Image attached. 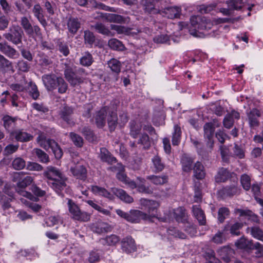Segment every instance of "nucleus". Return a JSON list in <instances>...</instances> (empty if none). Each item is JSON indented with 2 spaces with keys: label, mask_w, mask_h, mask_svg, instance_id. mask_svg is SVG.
<instances>
[{
  "label": "nucleus",
  "mask_w": 263,
  "mask_h": 263,
  "mask_svg": "<svg viewBox=\"0 0 263 263\" xmlns=\"http://www.w3.org/2000/svg\"><path fill=\"white\" fill-rule=\"evenodd\" d=\"M48 184L56 192L59 193L66 186V178L57 168L48 166L43 173Z\"/></svg>",
  "instance_id": "obj_1"
},
{
  "label": "nucleus",
  "mask_w": 263,
  "mask_h": 263,
  "mask_svg": "<svg viewBox=\"0 0 263 263\" xmlns=\"http://www.w3.org/2000/svg\"><path fill=\"white\" fill-rule=\"evenodd\" d=\"M31 176H26L23 172L14 173L12 177V181L16 182L17 189L16 191L21 195L29 199L33 200L35 197L30 192L24 191L23 189L29 185L33 181Z\"/></svg>",
  "instance_id": "obj_2"
},
{
  "label": "nucleus",
  "mask_w": 263,
  "mask_h": 263,
  "mask_svg": "<svg viewBox=\"0 0 263 263\" xmlns=\"http://www.w3.org/2000/svg\"><path fill=\"white\" fill-rule=\"evenodd\" d=\"M36 141L38 144L46 151L51 148L56 159H59L63 156V151L59 145L54 140L47 138L44 134L40 135Z\"/></svg>",
  "instance_id": "obj_3"
},
{
  "label": "nucleus",
  "mask_w": 263,
  "mask_h": 263,
  "mask_svg": "<svg viewBox=\"0 0 263 263\" xmlns=\"http://www.w3.org/2000/svg\"><path fill=\"white\" fill-rule=\"evenodd\" d=\"M25 33L22 28L18 25H12L8 32L3 34L5 39L14 45L22 44Z\"/></svg>",
  "instance_id": "obj_4"
},
{
  "label": "nucleus",
  "mask_w": 263,
  "mask_h": 263,
  "mask_svg": "<svg viewBox=\"0 0 263 263\" xmlns=\"http://www.w3.org/2000/svg\"><path fill=\"white\" fill-rule=\"evenodd\" d=\"M68 211L72 219L81 222H87L90 219V214L81 211L79 206L71 199L68 200Z\"/></svg>",
  "instance_id": "obj_5"
},
{
  "label": "nucleus",
  "mask_w": 263,
  "mask_h": 263,
  "mask_svg": "<svg viewBox=\"0 0 263 263\" xmlns=\"http://www.w3.org/2000/svg\"><path fill=\"white\" fill-rule=\"evenodd\" d=\"M140 203L147 211L146 213H145L147 217L146 220H151L152 218H157L162 221H166V218H158V217L157 209L159 206L158 202L155 200L142 198L140 199Z\"/></svg>",
  "instance_id": "obj_6"
},
{
  "label": "nucleus",
  "mask_w": 263,
  "mask_h": 263,
  "mask_svg": "<svg viewBox=\"0 0 263 263\" xmlns=\"http://www.w3.org/2000/svg\"><path fill=\"white\" fill-rule=\"evenodd\" d=\"M20 23L21 25L20 27L29 36L42 37V33L40 27L37 25H32L27 17L25 16L21 17Z\"/></svg>",
  "instance_id": "obj_7"
},
{
  "label": "nucleus",
  "mask_w": 263,
  "mask_h": 263,
  "mask_svg": "<svg viewBox=\"0 0 263 263\" xmlns=\"http://www.w3.org/2000/svg\"><path fill=\"white\" fill-rule=\"evenodd\" d=\"M190 21L193 30H195L194 32H191V34L194 36H197L196 31L210 28L212 26L210 20L206 19L204 17L200 16H192ZM190 31H192V30H190Z\"/></svg>",
  "instance_id": "obj_8"
},
{
  "label": "nucleus",
  "mask_w": 263,
  "mask_h": 263,
  "mask_svg": "<svg viewBox=\"0 0 263 263\" xmlns=\"http://www.w3.org/2000/svg\"><path fill=\"white\" fill-rule=\"evenodd\" d=\"M203 128L204 131L203 137L206 142V146L211 152L214 145V135L215 127L212 122H207L203 125Z\"/></svg>",
  "instance_id": "obj_9"
},
{
  "label": "nucleus",
  "mask_w": 263,
  "mask_h": 263,
  "mask_svg": "<svg viewBox=\"0 0 263 263\" xmlns=\"http://www.w3.org/2000/svg\"><path fill=\"white\" fill-rule=\"evenodd\" d=\"M64 76L72 87H77L83 83L84 79L79 76L73 68L68 67L64 70Z\"/></svg>",
  "instance_id": "obj_10"
},
{
  "label": "nucleus",
  "mask_w": 263,
  "mask_h": 263,
  "mask_svg": "<svg viewBox=\"0 0 263 263\" xmlns=\"http://www.w3.org/2000/svg\"><path fill=\"white\" fill-rule=\"evenodd\" d=\"M247 119L250 127L254 128L259 125L258 118L260 117L261 113L257 108L247 109L246 111Z\"/></svg>",
  "instance_id": "obj_11"
},
{
  "label": "nucleus",
  "mask_w": 263,
  "mask_h": 263,
  "mask_svg": "<svg viewBox=\"0 0 263 263\" xmlns=\"http://www.w3.org/2000/svg\"><path fill=\"white\" fill-rule=\"evenodd\" d=\"M240 189L236 184L226 186L218 191V194L223 199L227 197H232L234 195L240 194Z\"/></svg>",
  "instance_id": "obj_12"
},
{
  "label": "nucleus",
  "mask_w": 263,
  "mask_h": 263,
  "mask_svg": "<svg viewBox=\"0 0 263 263\" xmlns=\"http://www.w3.org/2000/svg\"><path fill=\"white\" fill-rule=\"evenodd\" d=\"M73 109L71 107L65 106L60 111V117L70 126H73L75 122L72 118Z\"/></svg>",
  "instance_id": "obj_13"
},
{
  "label": "nucleus",
  "mask_w": 263,
  "mask_h": 263,
  "mask_svg": "<svg viewBox=\"0 0 263 263\" xmlns=\"http://www.w3.org/2000/svg\"><path fill=\"white\" fill-rule=\"evenodd\" d=\"M58 77L54 74H47L42 76V81L47 90L53 91L55 89Z\"/></svg>",
  "instance_id": "obj_14"
},
{
  "label": "nucleus",
  "mask_w": 263,
  "mask_h": 263,
  "mask_svg": "<svg viewBox=\"0 0 263 263\" xmlns=\"http://www.w3.org/2000/svg\"><path fill=\"white\" fill-rule=\"evenodd\" d=\"M90 229L93 232L99 234L109 232L112 230V228L110 225L102 221H98L91 224Z\"/></svg>",
  "instance_id": "obj_15"
},
{
  "label": "nucleus",
  "mask_w": 263,
  "mask_h": 263,
  "mask_svg": "<svg viewBox=\"0 0 263 263\" xmlns=\"http://www.w3.org/2000/svg\"><path fill=\"white\" fill-rule=\"evenodd\" d=\"M70 171L72 175L77 179L85 180L87 178V170L82 165H75L74 166L71 167Z\"/></svg>",
  "instance_id": "obj_16"
},
{
  "label": "nucleus",
  "mask_w": 263,
  "mask_h": 263,
  "mask_svg": "<svg viewBox=\"0 0 263 263\" xmlns=\"http://www.w3.org/2000/svg\"><path fill=\"white\" fill-rule=\"evenodd\" d=\"M109 111H110L109 107L105 106L97 112L95 121L98 127L101 128L104 126L106 123V118L107 114H109Z\"/></svg>",
  "instance_id": "obj_17"
},
{
  "label": "nucleus",
  "mask_w": 263,
  "mask_h": 263,
  "mask_svg": "<svg viewBox=\"0 0 263 263\" xmlns=\"http://www.w3.org/2000/svg\"><path fill=\"white\" fill-rule=\"evenodd\" d=\"M159 0H142L141 4L144 10L148 13H160L161 10L155 8Z\"/></svg>",
  "instance_id": "obj_18"
},
{
  "label": "nucleus",
  "mask_w": 263,
  "mask_h": 263,
  "mask_svg": "<svg viewBox=\"0 0 263 263\" xmlns=\"http://www.w3.org/2000/svg\"><path fill=\"white\" fill-rule=\"evenodd\" d=\"M121 248L123 251L130 253L136 250L135 240L130 236H127L121 241Z\"/></svg>",
  "instance_id": "obj_19"
},
{
  "label": "nucleus",
  "mask_w": 263,
  "mask_h": 263,
  "mask_svg": "<svg viewBox=\"0 0 263 263\" xmlns=\"http://www.w3.org/2000/svg\"><path fill=\"white\" fill-rule=\"evenodd\" d=\"M128 221L132 223H139L141 219L146 220L147 215L145 213L137 210H132L128 212Z\"/></svg>",
  "instance_id": "obj_20"
},
{
  "label": "nucleus",
  "mask_w": 263,
  "mask_h": 263,
  "mask_svg": "<svg viewBox=\"0 0 263 263\" xmlns=\"http://www.w3.org/2000/svg\"><path fill=\"white\" fill-rule=\"evenodd\" d=\"M32 11L34 17L38 20L41 24L44 27H46L47 25V23L45 18L43 9L40 5L39 4L34 5Z\"/></svg>",
  "instance_id": "obj_21"
},
{
  "label": "nucleus",
  "mask_w": 263,
  "mask_h": 263,
  "mask_svg": "<svg viewBox=\"0 0 263 263\" xmlns=\"http://www.w3.org/2000/svg\"><path fill=\"white\" fill-rule=\"evenodd\" d=\"M181 11V8L178 7H167L161 11L160 14L168 18L173 19L180 17Z\"/></svg>",
  "instance_id": "obj_22"
},
{
  "label": "nucleus",
  "mask_w": 263,
  "mask_h": 263,
  "mask_svg": "<svg viewBox=\"0 0 263 263\" xmlns=\"http://www.w3.org/2000/svg\"><path fill=\"white\" fill-rule=\"evenodd\" d=\"M99 157L102 162L109 164H112L117 162L116 158L105 147L100 148Z\"/></svg>",
  "instance_id": "obj_23"
},
{
  "label": "nucleus",
  "mask_w": 263,
  "mask_h": 263,
  "mask_svg": "<svg viewBox=\"0 0 263 263\" xmlns=\"http://www.w3.org/2000/svg\"><path fill=\"white\" fill-rule=\"evenodd\" d=\"M194 161V159L189 155L186 154L182 155L180 161L182 171L185 172H191Z\"/></svg>",
  "instance_id": "obj_24"
},
{
  "label": "nucleus",
  "mask_w": 263,
  "mask_h": 263,
  "mask_svg": "<svg viewBox=\"0 0 263 263\" xmlns=\"http://www.w3.org/2000/svg\"><path fill=\"white\" fill-rule=\"evenodd\" d=\"M235 213L239 214L240 216H246L250 221L259 223L260 220L258 216L249 210H242L237 209L235 210Z\"/></svg>",
  "instance_id": "obj_25"
},
{
  "label": "nucleus",
  "mask_w": 263,
  "mask_h": 263,
  "mask_svg": "<svg viewBox=\"0 0 263 263\" xmlns=\"http://www.w3.org/2000/svg\"><path fill=\"white\" fill-rule=\"evenodd\" d=\"M15 139L21 142H26L33 139V136L23 130H17L11 132Z\"/></svg>",
  "instance_id": "obj_26"
},
{
  "label": "nucleus",
  "mask_w": 263,
  "mask_h": 263,
  "mask_svg": "<svg viewBox=\"0 0 263 263\" xmlns=\"http://www.w3.org/2000/svg\"><path fill=\"white\" fill-rule=\"evenodd\" d=\"M111 192L117 197L125 202L130 203L133 202V198L121 189L111 188Z\"/></svg>",
  "instance_id": "obj_27"
},
{
  "label": "nucleus",
  "mask_w": 263,
  "mask_h": 263,
  "mask_svg": "<svg viewBox=\"0 0 263 263\" xmlns=\"http://www.w3.org/2000/svg\"><path fill=\"white\" fill-rule=\"evenodd\" d=\"M152 168L156 173L162 172L165 167V163L159 155L154 156L152 159Z\"/></svg>",
  "instance_id": "obj_28"
},
{
  "label": "nucleus",
  "mask_w": 263,
  "mask_h": 263,
  "mask_svg": "<svg viewBox=\"0 0 263 263\" xmlns=\"http://www.w3.org/2000/svg\"><path fill=\"white\" fill-rule=\"evenodd\" d=\"M91 191L96 195L101 196L109 200H113L114 199V195L104 187L97 185H91Z\"/></svg>",
  "instance_id": "obj_29"
},
{
  "label": "nucleus",
  "mask_w": 263,
  "mask_h": 263,
  "mask_svg": "<svg viewBox=\"0 0 263 263\" xmlns=\"http://www.w3.org/2000/svg\"><path fill=\"white\" fill-rule=\"evenodd\" d=\"M137 179L139 181L137 188L139 192L146 194H152L153 193V188L150 185H146L145 184L146 180L144 178L138 177L137 178Z\"/></svg>",
  "instance_id": "obj_30"
},
{
  "label": "nucleus",
  "mask_w": 263,
  "mask_h": 263,
  "mask_svg": "<svg viewBox=\"0 0 263 263\" xmlns=\"http://www.w3.org/2000/svg\"><path fill=\"white\" fill-rule=\"evenodd\" d=\"M243 226V223L239 222H236L233 224H228L224 227L223 231H230L232 235L239 236L240 235V231Z\"/></svg>",
  "instance_id": "obj_31"
},
{
  "label": "nucleus",
  "mask_w": 263,
  "mask_h": 263,
  "mask_svg": "<svg viewBox=\"0 0 263 263\" xmlns=\"http://www.w3.org/2000/svg\"><path fill=\"white\" fill-rule=\"evenodd\" d=\"M146 179L156 185H162L168 182V176L163 175H149L146 177Z\"/></svg>",
  "instance_id": "obj_32"
},
{
  "label": "nucleus",
  "mask_w": 263,
  "mask_h": 263,
  "mask_svg": "<svg viewBox=\"0 0 263 263\" xmlns=\"http://www.w3.org/2000/svg\"><path fill=\"white\" fill-rule=\"evenodd\" d=\"M193 170L194 173L193 176L197 179L202 180L204 178L205 172L204 166L200 162H196L194 165Z\"/></svg>",
  "instance_id": "obj_33"
},
{
  "label": "nucleus",
  "mask_w": 263,
  "mask_h": 263,
  "mask_svg": "<svg viewBox=\"0 0 263 263\" xmlns=\"http://www.w3.org/2000/svg\"><path fill=\"white\" fill-rule=\"evenodd\" d=\"M192 212L193 215L198 221L200 225H205L206 223L205 216L204 212L198 205H193Z\"/></svg>",
  "instance_id": "obj_34"
},
{
  "label": "nucleus",
  "mask_w": 263,
  "mask_h": 263,
  "mask_svg": "<svg viewBox=\"0 0 263 263\" xmlns=\"http://www.w3.org/2000/svg\"><path fill=\"white\" fill-rule=\"evenodd\" d=\"M108 65L109 67L111 69V71L115 72V74L114 75L115 79L114 81L116 82L118 81V75L120 72L121 71V62L115 59H112L108 62Z\"/></svg>",
  "instance_id": "obj_35"
},
{
  "label": "nucleus",
  "mask_w": 263,
  "mask_h": 263,
  "mask_svg": "<svg viewBox=\"0 0 263 263\" xmlns=\"http://www.w3.org/2000/svg\"><path fill=\"white\" fill-rule=\"evenodd\" d=\"M174 218L178 222L186 223L187 220V215L185 209L182 207H179L174 210Z\"/></svg>",
  "instance_id": "obj_36"
},
{
  "label": "nucleus",
  "mask_w": 263,
  "mask_h": 263,
  "mask_svg": "<svg viewBox=\"0 0 263 263\" xmlns=\"http://www.w3.org/2000/svg\"><path fill=\"white\" fill-rule=\"evenodd\" d=\"M17 119L8 115L4 116L2 118L3 125L5 128L8 132H11L14 128Z\"/></svg>",
  "instance_id": "obj_37"
},
{
  "label": "nucleus",
  "mask_w": 263,
  "mask_h": 263,
  "mask_svg": "<svg viewBox=\"0 0 263 263\" xmlns=\"http://www.w3.org/2000/svg\"><path fill=\"white\" fill-rule=\"evenodd\" d=\"M247 231L254 238L263 242V230L259 226L248 227Z\"/></svg>",
  "instance_id": "obj_38"
},
{
  "label": "nucleus",
  "mask_w": 263,
  "mask_h": 263,
  "mask_svg": "<svg viewBox=\"0 0 263 263\" xmlns=\"http://www.w3.org/2000/svg\"><path fill=\"white\" fill-rule=\"evenodd\" d=\"M119 237L115 234L107 236L105 238H101L99 240V241L101 244L109 246H115L119 242Z\"/></svg>",
  "instance_id": "obj_39"
},
{
  "label": "nucleus",
  "mask_w": 263,
  "mask_h": 263,
  "mask_svg": "<svg viewBox=\"0 0 263 263\" xmlns=\"http://www.w3.org/2000/svg\"><path fill=\"white\" fill-rule=\"evenodd\" d=\"M32 154L36 156L38 160L41 163H47L49 162L48 154L40 148H34L32 150Z\"/></svg>",
  "instance_id": "obj_40"
},
{
  "label": "nucleus",
  "mask_w": 263,
  "mask_h": 263,
  "mask_svg": "<svg viewBox=\"0 0 263 263\" xmlns=\"http://www.w3.org/2000/svg\"><path fill=\"white\" fill-rule=\"evenodd\" d=\"M107 123L109 130L110 132L114 131L118 123V117L116 112L112 110H110V111H109L107 118Z\"/></svg>",
  "instance_id": "obj_41"
},
{
  "label": "nucleus",
  "mask_w": 263,
  "mask_h": 263,
  "mask_svg": "<svg viewBox=\"0 0 263 263\" xmlns=\"http://www.w3.org/2000/svg\"><path fill=\"white\" fill-rule=\"evenodd\" d=\"M230 176L231 173L227 168L221 167L219 170L215 178L217 182H225Z\"/></svg>",
  "instance_id": "obj_42"
},
{
  "label": "nucleus",
  "mask_w": 263,
  "mask_h": 263,
  "mask_svg": "<svg viewBox=\"0 0 263 263\" xmlns=\"http://www.w3.org/2000/svg\"><path fill=\"white\" fill-rule=\"evenodd\" d=\"M91 28L95 30L97 32L107 36H112L113 34L109 29L101 23H97L91 25Z\"/></svg>",
  "instance_id": "obj_43"
},
{
  "label": "nucleus",
  "mask_w": 263,
  "mask_h": 263,
  "mask_svg": "<svg viewBox=\"0 0 263 263\" xmlns=\"http://www.w3.org/2000/svg\"><path fill=\"white\" fill-rule=\"evenodd\" d=\"M94 60L92 54L88 51L85 52L82 54L80 59V64L85 67H89L93 63Z\"/></svg>",
  "instance_id": "obj_44"
},
{
  "label": "nucleus",
  "mask_w": 263,
  "mask_h": 263,
  "mask_svg": "<svg viewBox=\"0 0 263 263\" xmlns=\"http://www.w3.org/2000/svg\"><path fill=\"white\" fill-rule=\"evenodd\" d=\"M80 25L78 19L75 18H70L67 23L68 30L73 34L77 32L78 29L80 28Z\"/></svg>",
  "instance_id": "obj_45"
},
{
  "label": "nucleus",
  "mask_w": 263,
  "mask_h": 263,
  "mask_svg": "<svg viewBox=\"0 0 263 263\" xmlns=\"http://www.w3.org/2000/svg\"><path fill=\"white\" fill-rule=\"evenodd\" d=\"M26 91L29 92L30 96L34 100H36L40 96V92L36 85L34 83H33L32 81L28 82Z\"/></svg>",
  "instance_id": "obj_46"
},
{
  "label": "nucleus",
  "mask_w": 263,
  "mask_h": 263,
  "mask_svg": "<svg viewBox=\"0 0 263 263\" xmlns=\"http://www.w3.org/2000/svg\"><path fill=\"white\" fill-rule=\"evenodd\" d=\"M181 130L178 125H175L174 127V132L172 136V144L173 145H178L181 139Z\"/></svg>",
  "instance_id": "obj_47"
},
{
  "label": "nucleus",
  "mask_w": 263,
  "mask_h": 263,
  "mask_svg": "<svg viewBox=\"0 0 263 263\" xmlns=\"http://www.w3.org/2000/svg\"><path fill=\"white\" fill-rule=\"evenodd\" d=\"M56 46L58 50L65 57L69 54V49L67 43L62 41L61 39H58L56 41Z\"/></svg>",
  "instance_id": "obj_48"
},
{
  "label": "nucleus",
  "mask_w": 263,
  "mask_h": 263,
  "mask_svg": "<svg viewBox=\"0 0 263 263\" xmlns=\"http://www.w3.org/2000/svg\"><path fill=\"white\" fill-rule=\"evenodd\" d=\"M3 53L11 59H16L19 56L18 52L8 43L7 44Z\"/></svg>",
  "instance_id": "obj_49"
},
{
  "label": "nucleus",
  "mask_w": 263,
  "mask_h": 263,
  "mask_svg": "<svg viewBox=\"0 0 263 263\" xmlns=\"http://www.w3.org/2000/svg\"><path fill=\"white\" fill-rule=\"evenodd\" d=\"M108 45L110 48L115 50L123 51L125 49L121 41L114 38L108 41Z\"/></svg>",
  "instance_id": "obj_50"
},
{
  "label": "nucleus",
  "mask_w": 263,
  "mask_h": 263,
  "mask_svg": "<svg viewBox=\"0 0 263 263\" xmlns=\"http://www.w3.org/2000/svg\"><path fill=\"white\" fill-rule=\"evenodd\" d=\"M68 84L64 79L61 77H59L56 83L55 89H58V92L60 93H64L68 89Z\"/></svg>",
  "instance_id": "obj_51"
},
{
  "label": "nucleus",
  "mask_w": 263,
  "mask_h": 263,
  "mask_svg": "<svg viewBox=\"0 0 263 263\" xmlns=\"http://www.w3.org/2000/svg\"><path fill=\"white\" fill-rule=\"evenodd\" d=\"M28 82L26 81L25 77L23 78V80L21 81V83L13 84L11 85L10 88L14 91L22 92L27 90Z\"/></svg>",
  "instance_id": "obj_52"
},
{
  "label": "nucleus",
  "mask_w": 263,
  "mask_h": 263,
  "mask_svg": "<svg viewBox=\"0 0 263 263\" xmlns=\"http://www.w3.org/2000/svg\"><path fill=\"white\" fill-rule=\"evenodd\" d=\"M12 68V62L0 54V72H4Z\"/></svg>",
  "instance_id": "obj_53"
},
{
  "label": "nucleus",
  "mask_w": 263,
  "mask_h": 263,
  "mask_svg": "<svg viewBox=\"0 0 263 263\" xmlns=\"http://www.w3.org/2000/svg\"><path fill=\"white\" fill-rule=\"evenodd\" d=\"M138 144L142 145L144 149H148L151 146L149 136L146 134H142L138 141Z\"/></svg>",
  "instance_id": "obj_54"
},
{
  "label": "nucleus",
  "mask_w": 263,
  "mask_h": 263,
  "mask_svg": "<svg viewBox=\"0 0 263 263\" xmlns=\"http://www.w3.org/2000/svg\"><path fill=\"white\" fill-rule=\"evenodd\" d=\"M226 3L231 10H240L243 6L242 0H229Z\"/></svg>",
  "instance_id": "obj_55"
},
{
  "label": "nucleus",
  "mask_w": 263,
  "mask_h": 263,
  "mask_svg": "<svg viewBox=\"0 0 263 263\" xmlns=\"http://www.w3.org/2000/svg\"><path fill=\"white\" fill-rule=\"evenodd\" d=\"M12 166L16 170H21L25 167L26 162L23 158L17 157L12 161Z\"/></svg>",
  "instance_id": "obj_56"
},
{
  "label": "nucleus",
  "mask_w": 263,
  "mask_h": 263,
  "mask_svg": "<svg viewBox=\"0 0 263 263\" xmlns=\"http://www.w3.org/2000/svg\"><path fill=\"white\" fill-rule=\"evenodd\" d=\"M240 182L243 188L246 190L249 191L251 186V177L248 175L244 174L241 176Z\"/></svg>",
  "instance_id": "obj_57"
},
{
  "label": "nucleus",
  "mask_w": 263,
  "mask_h": 263,
  "mask_svg": "<svg viewBox=\"0 0 263 263\" xmlns=\"http://www.w3.org/2000/svg\"><path fill=\"white\" fill-rule=\"evenodd\" d=\"M18 70L23 72H27L30 69V64L24 60H20L17 63Z\"/></svg>",
  "instance_id": "obj_58"
},
{
  "label": "nucleus",
  "mask_w": 263,
  "mask_h": 263,
  "mask_svg": "<svg viewBox=\"0 0 263 263\" xmlns=\"http://www.w3.org/2000/svg\"><path fill=\"white\" fill-rule=\"evenodd\" d=\"M230 214L229 210L226 207H222L219 209L218 212V220L220 223H222L226 217Z\"/></svg>",
  "instance_id": "obj_59"
},
{
  "label": "nucleus",
  "mask_w": 263,
  "mask_h": 263,
  "mask_svg": "<svg viewBox=\"0 0 263 263\" xmlns=\"http://www.w3.org/2000/svg\"><path fill=\"white\" fill-rule=\"evenodd\" d=\"M130 135L134 138H136L141 131V126L137 124L135 121L130 123Z\"/></svg>",
  "instance_id": "obj_60"
},
{
  "label": "nucleus",
  "mask_w": 263,
  "mask_h": 263,
  "mask_svg": "<svg viewBox=\"0 0 263 263\" xmlns=\"http://www.w3.org/2000/svg\"><path fill=\"white\" fill-rule=\"evenodd\" d=\"M219 150L223 161L228 162L231 156L229 149L226 146L221 145L219 146Z\"/></svg>",
  "instance_id": "obj_61"
},
{
  "label": "nucleus",
  "mask_w": 263,
  "mask_h": 263,
  "mask_svg": "<svg viewBox=\"0 0 263 263\" xmlns=\"http://www.w3.org/2000/svg\"><path fill=\"white\" fill-rule=\"evenodd\" d=\"M250 248L256 250L255 253L257 257L263 256V245L259 242H256L255 243H252Z\"/></svg>",
  "instance_id": "obj_62"
},
{
  "label": "nucleus",
  "mask_w": 263,
  "mask_h": 263,
  "mask_svg": "<svg viewBox=\"0 0 263 263\" xmlns=\"http://www.w3.org/2000/svg\"><path fill=\"white\" fill-rule=\"evenodd\" d=\"M40 64L42 66H47L52 64L51 59L44 53L39 54Z\"/></svg>",
  "instance_id": "obj_63"
},
{
  "label": "nucleus",
  "mask_w": 263,
  "mask_h": 263,
  "mask_svg": "<svg viewBox=\"0 0 263 263\" xmlns=\"http://www.w3.org/2000/svg\"><path fill=\"white\" fill-rule=\"evenodd\" d=\"M70 137L75 145L80 147L82 146L83 144V140L80 136L74 133H70Z\"/></svg>",
  "instance_id": "obj_64"
}]
</instances>
